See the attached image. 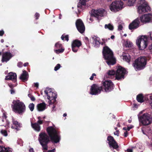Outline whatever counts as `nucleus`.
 <instances>
[{
	"mask_svg": "<svg viewBox=\"0 0 152 152\" xmlns=\"http://www.w3.org/2000/svg\"><path fill=\"white\" fill-rule=\"evenodd\" d=\"M34 104L33 103H30L28 105V107L31 111H33L34 109Z\"/></svg>",
	"mask_w": 152,
	"mask_h": 152,
	"instance_id": "nucleus-34",
	"label": "nucleus"
},
{
	"mask_svg": "<svg viewBox=\"0 0 152 152\" xmlns=\"http://www.w3.org/2000/svg\"><path fill=\"white\" fill-rule=\"evenodd\" d=\"M137 3V12L140 14H143L151 10V8L145 0H136Z\"/></svg>",
	"mask_w": 152,
	"mask_h": 152,
	"instance_id": "nucleus-3",
	"label": "nucleus"
},
{
	"mask_svg": "<svg viewBox=\"0 0 152 152\" xmlns=\"http://www.w3.org/2000/svg\"><path fill=\"white\" fill-rule=\"evenodd\" d=\"M4 149L5 150V147H3V146H0V152H3Z\"/></svg>",
	"mask_w": 152,
	"mask_h": 152,
	"instance_id": "nucleus-44",
	"label": "nucleus"
},
{
	"mask_svg": "<svg viewBox=\"0 0 152 152\" xmlns=\"http://www.w3.org/2000/svg\"><path fill=\"white\" fill-rule=\"evenodd\" d=\"M106 12L103 9L97 10L92 9L91 11V15L94 17H98L99 16H103L106 14Z\"/></svg>",
	"mask_w": 152,
	"mask_h": 152,
	"instance_id": "nucleus-12",
	"label": "nucleus"
},
{
	"mask_svg": "<svg viewBox=\"0 0 152 152\" xmlns=\"http://www.w3.org/2000/svg\"><path fill=\"white\" fill-rule=\"evenodd\" d=\"M144 67H134V69L136 71H138L143 69Z\"/></svg>",
	"mask_w": 152,
	"mask_h": 152,
	"instance_id": "nucleus-42",
	"label": "nucleus"
},
{
	"mask_svg": "<svg viewBox=\"0 0 152 152\" xmlns=\"http://www.w3.org/2000/svg\"><path fill=\"white\" fill-rule=\"evenodd\" d=\"M146 61V58L145 57H140L135 60L133 66H145Z\"/></svg>",
	"mask_w": 152,
	"mask_h": 152,
	"instance_id": "nucleus-11",
	"label": "nucleus"
},
{
	"mask_svg": "<svg viewBox=\"0 0 152 152\" xmlns=\"http://www.w3.org/2000/svg\"><path fill=\"white\" fill-rule=\"evenodd\" d=\"M123 3L121 0H116L110 6L111 11L116 12L121 10L123 7Z\"/></svg>",
	"mask_w": 152,
	"mask_h": 152,
	"instance_id": "nucleus-8",
	"label": "nucleus"
},
{
	"mask_svg": "<svg viewBox=\"0 0 152 152\" xmlns=\"http://www.w3.org/2000/svg\"><path fill=\"white\" fill-rule=\"evenodd\" d=\"M101 89V87H100L96 85L93 84L91 86L90 94L92 95H96L100 93Z\"/></svg>",
	"mask_w": 152,
	"mask_h": 152,
	"instance_id": "nucleus-15",
	"label": "nucleus"
},
{
	"mask_svg": "<svg viewBox=\"0 0 152 152\" xmlns=\"http://www.w3.org/2000/svg\"><path fill=\"white\" fill-rule=\"evenodd\" d=\"M127 73L126 71L124 68L118 67L116 71L115 79L118 80L123 79L124 78V75Z\"/></svg>",
	"mask_w": 152,
	"mask_h": 152,
	"instance_id": "nucleus-9",
	"label": "nucleus"
},
{
	"mask_svg": "<svg viewBox=\"0 0 152 152\" xmlns=\"http://www.w3.org/2000/svg\"><path fill=\"white\" fill-rule=\"evenodd\" d=\"M103 87L104 91L109 92L113 88V84L110 80H106L103 82Z\"/></svg>",
	"mask_w": 152,
	"mask_h": 152,
	"instance_id": "nucleus-13",
	"label": "nucleus"
},
{
	"mask_svg": "<svg viewBox=\"0 0 152 152\" xmlns=\"http://www.w3.org/2000/svg\"><path fill=\"white\" fill-rule=\"evenodd\" d=\"M140 122L143 125H147L152 122V117L148 113H145L139 117Z\"/></svg>",
	"mask_w": 152,
	"mask_h": 152,
	"instance_id": "nucleus-7",
	"label": "nucleus"
},
{
	"mask_svg": "<svg viewBox=\"0 0 152 152\" xmlns=\"http://www.w3.org/2000/svg\"><path fill=\"white\" fill-rule=\"evenodd\" d=\"M47 131L52 142L57 143L59 141L60 136L55 129L52 126H49L47 128Z\"/></svg>",
	"mask_w": 152,
	"mask_h": 152,
	"instance_id": "nucleus-4",
	"label": "nucleus"
},
{
	"mask_svg": "<svg viewBox=\"0 0 152 152\" xmlns=\"http://www.w3.org/2000/svg\"><path fill=\"white\" fill-rule=\"evenodd\" d=\"M55 149H54L52 150H49L47 152L44 151L43 152H55Z\"/></svg>",
	"mask_w": 152,
	"mask_h": 152,
	"instance_id": "nucleus-53",
	"label": "nucleus"
},
{
	"mask_svg": "<svg viewBox=\"0 0 152 152\" xmlns=\"http://www.w3.org/2000/svg\"><path fill=\"white\" fill-rule=\"evenodd\" d=\"M152 18V15L150 14H148L141 16L139 19L142 23H146L150 21Z\"/></svg>",
	"mask_w": 152,
	"mask_h": 152,
	"instance_id": "nucleus-17",
	"label": "nucleus"
},
{
	"mask_svg": "<svg viewBox=\"0 0 152 152\" xmlns=\"http://www.w3.org/2000/svg\"><path fill=\"white\" fill-rule=\"evenodd\" d=\"M79 48L75 46L72 45V50L74 52H76L77 51Z\"/></svg>",
	"mask_w": 152,
	"mask_h": 152,
	"instance_id": "nucleus-37",
	"label": "nucleus"
},
{
	"mask_svg": "<svg viewBox=\"0 0 152 152\" xmlns=\"http://www.w3.org/2000/svg\"><path fill=\"white\" fill-rule=\"evenodd\" d=\"M12 103V109L15 113L21 114L25 111L26 107L23 102L17 99L13 100Z\"/></svg>",
	"mask_w": 152,
	"mask_h": 152,
	"instance_id": "nucleus-2",
	"label": "nucleus"
},
{
	"mask_svg": "<svg viewBox=\"0 0 152 152\" xmlns=\"http://www.w3.org/2000/svg\"><path fill=\"white\" fill-rule=\"evenodd\" d=\"M34 86L36 87L37 88L39 86V83H34Z\"/></svg>",
	"mask_w": 152,
	"mask_h": 152,
	"instance_id": "nucleus-54",
	"label": "nucleus"
},
{
	"mask_svg": "<svg viewBox=\"0 0 152 152\" xmlns=\"http://www.w3.org/2000/svg\"><path fill=\"white\" fill-rule=\"evenodd\" d=\"M140 22V21L139 18L136 19L129 25V28L130 30H132L138 28L139 26Z\"/></svg>",
	"mask_w": 152,
	"mask_h": 152,
	"instance_id": "nucleus-19",
	"label": "nucleus"
},
{
	"mask_svg": "<svg viewBox=\"0 0 152 152\" xmlns=\"http://www.w3.org/2000/svg\"><path fill=\"white\" fill-rule=\"evenodd\" d=\"M128 152H132L133 150L132 149H128L127 150Z\"/></svg>",
	"mask_w": 152,
	"mask_h": 152,
	"instance_id": "nucleus-56",
	"label": "nucleus"
},
{
	"mask_svg": "<svg viewBox=\"0 0 152 152\" xmlns=\"http://www.w3.org/2000/svg\"><path fill=\"white\" fill-rule=\"evenodd\" d=\"M12 123L13 125L11 126V128L17 130H18L19 128L21 126V124L17 121L14 120L12 121Z\"/></svg>",
	"mask_w": 152,
	"mask_h": 152,
	"instance_id": "nucleus-24",
	"label": "nucleus"
},
{
	"mask_svg": "<svg viewBox=\"0 0 152 152\" xmlns=\"http://www.w3.org/2000/svg\"><path fill=\"white\" fill-rule=\"evenodd\" d=\"M28 77V73L26 71H23V73L21 75L20 77V79L23 81H25L27 80Z\"/></svg>",
	"mask_w": 152,
	"mask_h": 152,
	"instance_id": "nucleus-22",
	"label": "nucleus"
},
{
	"mask_svg": "<svg viewBox=\"0 0 152 152\" xmlns=\"http://www.w3.org/2000/svg\"><path fill=\"white\" fill-rule=\"evenodd\" d=\"M148 96L149 98V99L151 102V105L152 108V94L148 95Z\"/></svg>",
	"mask_w": 152,
	"mask_h": 152,
	"instance_id": "nucleus-38",
	"label": "nucleus"
},
{
	"mask_svg": "<svg viewBox=\"0 0 152 152\" xmlns=\"http://www.w3.org/2000/svg\"><path fill=\"white\" fill-rule=\"evenodd\" d=\"M148 48L150 52H152V44L149 46Z\"/></svg>",
	"mask_w": 152,
	"mask_h": 152,
	"instance_id": "nucleus-47",
	"label": "nucleus"
},
{
	"mask_svg": "<svg viewBox=\"0 0 152 152\" xmlns=\"http://www.w3.org/2000/svg\"><path fill=\"white\" fill-rule=\"evenodd\" d=\"M60 67H55L54 70L55 71L59 69Z\"/></svg>",
	"mask_w": 152,
	"mask_h": 152,
	"instance_id": "nucleus-58",
	"label": "nucleus"
},
{
	"mask_svg": "<svg viewBox=\"0 0 152 152\" xmlns=\"http://www.w3.org/2000/svg\"><path fill=\"white\" fill-rule=\"evenodd\" d=\"M54 50L55 52L57 54H58L61 53L63 52L64 50V49L62 48H61L58 49H54Z\"/></svg>",
	"mask_w": 152,
	"mask_h": 152,
	"instance_id": "nucleus-32",
	"label": "nucleus"
},
{
	"mask_svg": "<svg viewBox=\"0 0 152 152\" xmlns=\"http://www.w3.org/2000/svg\"><path fill=\"white\" fill-rule=\"evenodd\" d=\"M28 96L30 98L32 101H34L35 100V97L32 95L31 94H28Z\"/></svg>",
	"mask_w": 152,
	"mask_h": 152,
	"instance_id": "nucleus-39",
	"label": "nucleus"
},
{
	"mask_svg": "<svg viewBox=\"0 0 152 152\" xmlns=\"http://www.w3.org/2000/svg\"><path fill=\"white\" fill-rule=\"evenodd\" d=\"M1 132L2 134L5 136H6L7 135V132L5 130H2L1 131Z\"/></svg>",
	"mask_w": 152,
	"mask_h": 152,
	"instance_id": "nucleus-40",
	"label": "nucleus"
},
{
	"mask_svg": "<svg viewBox=\"0 0 152 152\" xmlns=\"http://www.w3.org/2000/svg\"><path fill=\"white\" fill-rule=\"evenodd\" d=\"M75 24L77 29L80 33H82L84 32L85 30V27L81 20H77Z\"/></svg>",
	"mask_w": 152,
	"mask_h": 152,
	"instance_id": "nucleus-14",
	"label": "nucleus"
},
{
	"mask_svg": "<svg viewBox=\"0 0 152 152\" xmlns=\"http://www.w3.org/2000/svg\"><path fill=\"white\" fill-rule=\"evenodd\" d=\"M148 34L150 36V37L151 38V39L152 40V32H149L148 33Z\"/></svg>",
	"mask_w": 152,
	"mask_h": 152,
	"instance_id": "nucleus-49",
	"label": "nucleus"
},
{
	"mask_svg": "<svg viewBox=\"0 0 152 152\" xmlns=\"http://www.w3.org/2000/svg\"><path fill=\"white\" fill-rule=\"evenodd\" d=\"M123 129L124 130H127V128L124 127L123 128Z\"/></svg>",
	"mask_w": 152,
	"mask_h": 152,
	"instance_id": "nucleus-64",
	"label": "nucleus"
},
{
	"mask_svg": "<svg viewBox=\"0 0 152 152\" xmlns=\"http://www.w3.org/2000/svg\"><path fill=\"white\" fill-rule=\"evenodd\" d=\"M29 152H34V151L33 148H30L29 150Z\"/></svg>",
	"mask_w": 152,
	"mask_h": 152,
	"instance_id": "nucleus-52",
	"label": "nucleus"
},
{
	"mask_svg": "<svg viewBox=\"0 0 152 152\" xmlns=\"http://www.w3.org/2000/svg\"><path fill=\"white\" fill-rule=\"evenodd\" d=\"M17 75L15 73L10 72L8 76L6 77L5 79L6 80H12L15 81L16 80Z\"/></svg>",
	"mask_w": 152,
	"mask_h": 152,
	"instance_id": "nucleus-20",
	"label": "nucleus"
},
{
	"mask_svg": "<svg viewBox=\"0 0 152 152\" xmlns=\"http://www.w3.org/2000/svg\"><path fill=\"white\" fill-rule=\"evenodd\" d=\"M56 66H61L60 64H58Z\"/></svg>",
	"mask_w": 152,
	"mask_h": 152,
	"instance_id": "nucleus-63",
	"label": "nucleus"
},
{
	"mask_svg": "<svg viewBox=\"0 0 152 152\" xmlns=\"http://www.w3.org/2000/svg\"><path fill=\"white\" fill-rule=\"evenodd\" d=\"M22 65V63L21 62H19L17 64L18 66H20Z\"/></svg>",
	"mask_w": 152,
	"mask_h": 152,
	"instance_id": "nucleus-51",
	"label": "nucleus"
},
{
	"mask_svg": "<svg viewBox=\"0 0 152 152\" xmlns=\"http://www.w3.org/2000/svg\"><path fill=\"white\" fill-rule=\"evenodd\" d=\"M2 117H3L5 119H6L7 118V116L5 113H4L3 114Z\"/></svg>",
	"mask_w": 152,
	"mask_h": 152,
	"instance_id": "nucleus-60",
	"label": "nucleus"
},
{
	"mask_svg": "<svg viewBox=\"0 0 152 152\" xmlns=\"http://www.w3.org/2000/svg\"><path fill=\"white\" fill-rule=\"evenodd\" d=\"M40 117H38V120L37 122V123H36L39 125L42 124L43 123L42 121L40 120Z\"/></svg>",
	"mask_w": 152,
	"mask_h": 152,
	"instance_id": "nucleus-41",
	"label": "nucleus"
},
{
	"mask_svg": "<svg viewBox=\"0 0 152 152\" xmlns=\"http://www.w3.org/2000/svg\"><path fill=\"white\" fill-rule=\"evenodd\" d=\"M35 16L36 19H38V18L39 16V14L37 12L36 13Z\"/></svg>",
	"mask_w": 152,
	"mask_h": 152,
	"instance_id": "nucleus-45",
	"label": "nucleus"
},
{
	"mask_svg": "<svg viewBox=\"0 0 152 152\" xmlns=\"http://www.w3.org/2000/svg\"><path fill=\"white\" fill-rule=\"evenodd\" d=\"M92 38L93 39V44L94 47H98L101 44L100 38L95 36L93 37Z\"/></svg>",
	"mask_w": 152,
	"mask_h": 152,
	"instance_id": "nucleus-21",
	"label": "nucleus"
},
{
	"mask_svg": "<svg viewBox=\"0 0 152 152\" xmlns=\"http://www.w3.org/2000/svg\"><path fill=\"white\" fill-rule=\"evenodd\" d=\"M125 44L126 46L128 47H131L132 45V43L128 40L125 42Z\"/></svg>",
	"mask_w": 152,
	"mask_h": 152,
	"instance_id": "nucleus-31",
	"label": "nucleus"
},
{
	"mask_svg": "<svg viewBox=\"0 0 152 152\" xmlns=\"http://www.w3.org/2000/svg\"><path fill=\"white\" fill-rule=\"evenodd\" d=\"M28 65V62H26L24 64V66H26Z\"/></svg>",
	"mask_w": 152,
	"mask_h": 152,
	"instance_id": "nucleus-57",
	"label": "nucleus"
},
{
	"mask_svg": "<svg viewBox=\"0 0 152 152\" xmlns=\"http://www.w3.org/2000/svg\"><path fill=\"white\" fill-rule=\"evenodd\" d=\"M103 55L108 66H113L116 63V59L113 56V52L108 47H104Z\"/></svg>",
	"mask_w": 152,
	"mask_h": 152,
	"instance_id": "nucleus-1",
	"label": "nucleus"
},
{
	"mask_svg": "<svg viewBox=\"0 0 152 152\" xmlns=\"http://www.w3.org/2000/svg\"><path fill=\"white\" fill-rule=\"evenodd\" d=\"M107 140L108 141V144L110 148L116 149L118 148V144L114 140L113 137L111 136L108 137Z\"/></svg>",
	"mask_w": 152,
	"mask_h": 152,
	"instance_id": "nucleus-16",
	"label": "nucleus"
},
{
	"mask_svg": "<svg viewBox=\"0 0 152 152\" xmlns=\"http://www.w3.org/2000/svg\"><path fill=\"white\" fill-rule=\"evenodd\" d=\"M136 42L140 50H144L148 45V37L146 35L140 36L137 38Z\"/></svg>",
	"mask_w": 152,
	"mask_h": 152,
	"instance_id": "nucleus-5",
	"label": "nucleus"
},
{
	"mask_svg": "<svg viewBox=\"0 0 152 152\" xmlns=\"http://www.w3.org/2000/svg\"><path fill=\"white\" fill-rule=\"evenodd\" d=\"M132 127H128L127 128V131H129L130 129H131V128H132Z\"/></svg>",
	"mask_w": 152,
	"mask_h": 152,
	"instance_id": "nucleus-61",
	"label": "nucleus"
},
{
	"mask_svg": "<svg viewBox=\"0 0 152 152\" xmlns=\"http://www.w3.org/2000/svg\"><path fill=\"white\" fill-rule=\"evenodd\" d=\"M47 105L44 102L39 103L37 105V109L39 111H42L46 108Z\"/></svg>",
	"mask_w": 152,
	"mask_h": 152,
	"instance_id": "nucleus-23",
	"label": "nucleus"
},
{
	"mask_svg": "<svg viewBox=\"0 0 152 152\" xmlns=\"http://www.w3.org/2000/svg\"><path fill=\"white\" fill-rule=\"evenodd\" d=\"M5 150L4 149L3 152H12V150L11 148H5Z\"/></svg>",
	"mask_w": 152,
	"mask_h": 152,
	"instance_id": "nucleus-36",
	"label": "nucleus"
},
{
	"mask_svg": "<svg viewBox=\"0 0 152 152\" xmlns=\"http://www.w3.org/2000/svg\"><path fill=\"white\" fill-rule=\"evenodd\" d=\"M12 54L10 52H6L3 53L1 61L2 62L8 61L12 57Z\"/></svg>",
	"mask_w": 152,
	"mask_h": 152,
	"instance_id": "nucleus-18",
	"label": "nucleus"
},
{
	"mask_svg": "<svg viewBox=\"0 0 152 152\" xmlns=\"http://www.w3.org/2000/svg\"><path fill=\"white\" fill-rule=\"evenodd\" d=\"M122 25L121 24H119L118 26V30L119 31H121L122 30Z\"/></svg>",
	"mask_w": 152,
	"mask_h": 152,
	"instance_id": "nucleus-43",
	"label": "nucleus"
},
{
	"mask_svg": "<svg viewBox=\"0 0 152 152\" xmlns=\"http://www.w3.org/2000/svg\"><path fill=\"white\" fill-rule=\"evenodd\" d=\"M44 92L47 96V99L50 102L53 100V102L55 101L57 95L56 93L52 91L51 89L49 88H46Z\"/></svg>",
	"mask_w": 152,
	"mask_h": 152,
	"instance_id": "nucleus-10",
	"label": "nucleus"
},
{
	"mask_svg": "<svg viewBox=\"0 0 152 152\" xmlns=\"http://www.w3.org/2000/svg\"><path fill=\"white\" fill-rule=\"evenodd\" d=\"M116 71L113 70H109L107 74L109 77H111L112 76L115 75Z\"/></svg>",
	"mask_w": 152,
	"mask_h": 152,
	"instance_id": "nucleus-29",
	"label": "nucleus"
},
{
	"mask_svg": "<svg viewBox=\"0 0 152 152\" xmlns=\"http://www.w3.org/2000/svg\"><path fill=\"white\" fill-rule=\"evenodd\" d=\"M31 126L36 131L39 132L40 130V126L39 124L35 123L33 124L31 123Z\"/></svg>",
	"mask_w": 152,
	"mask_h": 152,
	"instance_id": "nucleus-26",
	"label": "nucleus"
},
{
	"mask_svg": "<svg viewBox=\"0 0 152 152\" xmlns=\"http://www.w3.org/2000/svg\"><path fill=\"white\" fill-rule=\"evenodd\" d=\"M96 76V75L95 74V73H93L92 74V76L90 78V79L91 80H93V78H94V76Z\"/></svg>",
	"mask_w": 152,
	"mask_h": 152,
	"instance_id": "nucleus-46",
	"label": "nucleus"
},
{
	"mask_svg": "<svg viewBox=\"0 0 152 152\" xmlns=\"http://www.w3.org/2000/svg\"><path fill=\"white\" fill-rule=\"evenodd\" d=\"M4 33V31L3 30L0 31V36H2Z\"/></svg>",
	"mask_w": 152,
	"mask_h": 152,
	"instance_id": "nucleus-50",
	"label": "nucleus"
},
{
	"mask_svg": "<svg viewBox=\"0 0 152 152\" xmlns=\"http://www.w3.org/2000/svg\"><path fill=\"white\" fill-rule=\"evenodd\" d=\"M124 136L125 137H126L128 136V133L127 131L124 132Z\"/></svg>",
	"mask_w": 152,
	"mask_h": 152,
	"instance_id": "nucleus-55",
	"label": "nucleus"
},
{
	"mask_svg": "<svg viewBox=\"0 0 152 152\" xmlns=\"http://www.w3.org/2000/svg\"><path fill=\"white\" fill-rule=\"evenodd\" d=\"M122 56L124 60L126 61L128 63H129L130 61V56L128 53H123Z\"/></svg>",
	"mask_w": 152,
	"mask_h": 152,
	"instance_id": "nucleus-25",
	"label": "nucleus"
},
{
	"mask_svg": "<svg viewBox=\"0 0 152 152\" xmlns=\"http://www.w3.org/2000/svg\"><path fill=\"white\" fill-rule=\"evenodd\" d=\"M39 136V140L42 146L43 150H47L48 149L47 144L49 141L48 136L44 132L40 133Z\"/></svg>",
	"mask_w": 152,
	"mask_h": 152,
	"instance_id": "nucleus-6",
	"label": "nucleus"
},
{
	"mask_svg": "<svg viewBox=\"0 0 152 152\" xmlns=\"http://www.w3.org/2000/svg\"><path fill=\"white\" fill-rule=\"evenodd\" d=\"M104 28L111 31H112L113 29V26L110 24H105L104 26Z\"/></svg>",
	"mask_w": 152,
	"mask_h": 152,
	"instance_id": "nucleus-30",
	"label": "nucleus"
},
{
	"mask_svg": "<svg viewBox=\"0 0 152 152\" xmlns=\"http://www.w3.org/2000/svg\"><path fill=\"white\" fill-rule=\"evenodd\" d=\"M81 45V44L80 41L77 40H75L73 41L72 44V45L79 48Z\"/></svg>",
	"mask_w": 152,
	"mask_h": 152,
	"instance_id": "nucleus-28",
	"label": "nucleus"
},
{
	"mask_svg": "<svg viewBox=\"0 0 152 152\" xmlns=\"http://www.w3.org/2000/svg\"><path fill=\"white\" fill-rule=\"evenodd\" d=\"M137 100L138 102L140 103L143 102H144V98L142 95L140 94L137 95Z\"/></svg>",
	"mask_w": 152,
	"mask_h": 152,
	"instance_id": "nucleus-27",
	"label": "nucleus"
},
{
	"mask_svg": "<svg viewBox=\"0 0 152 152\" xmlns=\"http://www.w3.org/2000/svg\"><path fill=\"white\" fill-rule=\"evenodd\" d=\"M62 48V45L58 42L56 43L55 45V49H58Z\"/></svg>",
	"mask_w": 152,
	"mask_h": 152,
	"instance_id": "nucleus-33",
	"label": "nucleus"
},
{
	"mask_svg": "<svg viewBox=\"0 0 152 152\" xmlns=\"http://www.w3.org/2000/svg\"><path fill=\"white\" fill-rule=\"evenodd\" d=\"M114 37H115V36L114 35L111 36L110 37L112 39H114Z\"/></svg>",
	"mask_w": 152,
	"mask_h": 152,
	"instance_id": "nucleus-62",
	"label": "nucleus"
},
{
	"mask_svg": "<svg viewBox=\"0 0 152 152\" xmlns=\"http://www.w3.org/2000/svg\"><path fill=\"white\" fill-rule=\"evenodd\" d=\"M64 38L65 39L68 41L69 40V37L68 35H66L65 36H64V35H62L61 37V39L62 40H64Z\"/></svg>",
	"mask_w": 152,
	"mask_h": 152,
	"instance_id": "nucleus-35",
	"label": "nucleus"
},
{
	"mask_svg": "<svg viewBox=\"0 0 152 152\" xmlns=\"http://www.w3.org/2000/svg\"><path fill=\"white\" fill-rule=\"evenodd\" d=\"M10 91H11V94H14V93H15V91L14 90H13V89H11V90H10Z\"/></svg>",
	"mask_w": 152,
	"mask_h": 152,
	"instance_id": "nucleus-59",
	"label": "nucleus"
},
{
	"mask_svg": "<svg viewBox=\"0 0 152 152\" xmlns=\"http://www.w3.org/2000/svg\"><path fill=\"white\" fill-rule=\"evenodd\" d=\"M114 133L115 135H116L117 136H119L118 131V130L116 131L115 132H114Z\"/></svg>",
	"mask_w": 152,
	"mask_h": 152,
	"instance_id": "nucleus-48",
	"label": "nucleus"
}]
</instances>
